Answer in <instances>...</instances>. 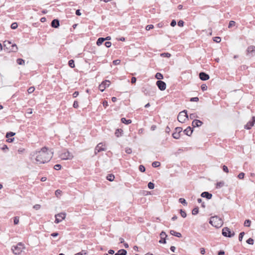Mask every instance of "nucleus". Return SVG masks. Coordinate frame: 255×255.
Returning a JSON list of instances; mask_svg holds the SVG:
<instances>
[{"label":"nucleus","mask_w":255,"mask_h":255,"mask_svg":"<svg viewBox=\"0 0 255 255\" xmlns=\"http://www.w3.org/2000/svg\"><path fill=\"white\" fill-rule=\"evenodd\" d=\"M53 153L49 150L46 147L41 148V150L35 153V160L37 164H43L50 161Z\"/></svg>","instance_id":"nucleus-1"},{"label":"nucleus","mask_w":255,"mask_h":255,"mask_svg":"<svg viewBox=\"0 0 255 255\" xmlns=\"http://www.w3.org/2000/svg\"><path fill=\"white\" fill-rule=\"evenodd\" d=\"M24 249V245L19 243L16 245L12 246L11 251L14 255H18L21 253Z\"/></svg>","instance_id":"nucleus-2"},{"label":"nucleus","mask_w":255,"mask_h":255,"mask_svg":"<svg viewBox=\"0 0 255 255\" xmlns=\"http://www.w3.org/2000/svg\"><path fill=\"white\" fill-rule=\"evenodd\" d=\"M59 156L62 160H70L73 157V154L66 149L62 151Z\"/></svg>","instance_id":"nucleus-3"},{"label":"nucleus","mask_w":255,"mask_h":255,"mask_svg":"<svg viewBox=\"0 0 255 255\" xmlns=\"http://www.w3.org/2000/svg\"><path fill=\"white\" fill-rule=\"evenodd\" d=\"M209 223L213 226L218 228L221 224L222 221L218 217L213 216L211 217Z\"/></svg>","instance_id":"nucleus-4"},{"label":"nucleus","mask_w":255,"mask_h":255,"mask_svg":"<svg viewBox=\"0 0 255 255\" xmlns=\"http://www.w3.org/2000/svg\"><path fill=\"white\" fill-rule=\"evenodd\" d=\"M188 119V116L187 114V111L184 110L182 112H180L177 117L178 121L181 123H184Z\"/></svg>","instance_id":"nucleus-5"},{"label":"nucleus","mask_w":255,"mask_h":255,"mask_svg":"<svg viewBox=\"0 0 255 255\" xmlns=\"http://www.w3.org/2000/svg\"><path fill=\"white\" fill-rule=\"evenodd\" d=\"M222 235L224 237L231 238L235 235V233H232L229 228L225 227L222 229Z\"/></svg>","instance_id":"nucleus-6"},{"label":"nucleus","mask_w":255,"mask_h":255,"mask_svg":"<svg viewBox=\"0 0 255 255\" xmlns=\"http://www.w3.org/2000/svg\"><path fill=\"white\" fill-rule=\"evenodd\" d=\"M55 223L58 224L62 222L66 217V214L63 213H60L55 215Z\"/></svg>","instance_id":"nucleus-7"},{"label":"nucleus","mask_w":255,"mask_h":255,"mask_svg":"<svg viewBox=\"0 0 255 255\" xmlns=\"http://www.w3.org/2000/svg\"><path fill=\"white\" fill-rule=\"evenodd\" d=\"M110 81L109 80H105L99 86V89L101 92H103L105 89L109 87L110 85Z\"/></svg>","instance_id":"nucleus-8"},{"label":"nucleus","mask_w":255,"mask_h":255,"mask_svg":"<svg viewBox=\"0 0 255 255\" xmlns=\"http://www.w3.org/2000/svg\"><path fill=\"white\" fill-rule=\"evenodd\" d=\"M158 89L161 91H164L166 89V83L161 80H158L156 83Z\"/></svg>","instance_id":"nucleus-9"},{"label":"nucleus","mask_w":255,"mask_h":255,"mask_svg":"<svg viewBox=\"0 0 255 255\" xmlns=\"http://www.w3.org/2000/svg\"><path fill=\"white\" fill-rule=\"evenodd\" d=\"M160 240L159 241V243L160 244H166V238L167 237V235L165 232L164 231H162L160 234Z\"/></svg>","instance_id":"nucleus-10"},{"label":"nucleus","mask_w":255,"mask_h":255,"mask_svg":"<svg viewBox=\"0 0 255 255\" xmlns=\"http://www.w3.org/2000/svg\"><path fill=\"white\" fill-rule=\"evenodd\" d=\"M248 54L251 57L255 55V46L253 45L250 46L247 49Z\"/></svg>","instance_id":"nucleus-11"},{"label":"nucleus","mask_w":255,"mask_h":255,"mask_svg":"<svg viewBox=\"0 0 255 255\" xmlns=\"http://www.w3.org/2000/svg\"><path fill=\"white\" fill-rule=\"evenodd\" d=\"M200 79L202 81H206L209 79V75L203 72H200L199 75Z\"/></svg>","instance_id":"nucleus-12"},{"label":"nucleus","mask_w":255,"mask_h":255,"mask_svg":"<svg viewBox=\"0 0 255 255\" xmlns=\"http://www.w3.org/2000/svg\"><path fill=\"white\" fill-rule=\"evenodd\" d=\"M103 145L102 143H99L96 147L95 149V152L96 154L98 152L102 151H105L106 149L103 147Z\"/></svg>","instance_id":"nucleus-13"},{"label":"nucleus","mask_w":255,"mask_h":255,"mask_svg":"<svg viewBox=\"0 0 255 255\" xmlns=\"http://www.w3.org/2000/svg\"><path fill=\"white\" fill-rule=\"evenodd\" d=\"M252 121H249L245 126V128L247 129H250L252 128V127L254 125L255 123V117H253L252 118Z\"/></svg>","instance_id":"nucleus-14"},{"label":"nucleus","mask_w":255,"mask_h":255,"mask_svg":"<svg viewBox=\"0 0 255 255\" xmlns=\"http://www.w3.org/2000/svg\"><path fill=\"white\" fill-rule=\"evenodd\" d=\"M203 122L199 120H194L192 123V126L193 128L199 127L202 126Z\"/></svg>","instance_id":"nucleus-15"},{"label":"nucleus","mask_w":255,"mask_h":255,"mask_svg":"<svg viewBox=\"0 0 255 255\" xmlns=\"http://www.w3.org/2000/svg\"><path fill=\"white\" fill-rule=\"evenodd\" d=\"M59 20L58 19H54L51 21V26L52 27L57 28L59 26Z\"/></svg>","instance_id":"nucleus-16"},{"label":"nucleus","mask_w":255,"mask_h":255,"mask_svg":"<svg viewBox=\"0 0 255 255\" xmlns=\"http://www.w3.org/2000/svg\"><path fill=\"white\" fill-rule=\"evenodd\" d=\"M201 196L203 198H206L207 199H210L212 197V194L208 192L205 191L201 193Z\"/></svg>","instance_id":"nucleus-17"},{"label":"nucleus","mask_w":255,"mask_h":255,"mask_svg":"<svg viewBox=\"0 0 255 255\" xmlns=\"http://www.w3.org/2000/svg\"><path fill=\"white\" fill-rule=\"evenodd\" d=\"M193 128H192L190 127H188L183 132L185 134L190 136L193 132Z\"/></svg>","instance_id":"nucleus-18"},{"label":"nucleus","mask_w":255,"mask_h":255,"mask_svg":"<svg viewBox=\"0 0 255 255\" xmlns=\"http://www.w3.org/2000/svg\"><path fill=\"white\" fill-rule=\"evenodd\" d=\"M127 252L125 249H121L116 253L115 255H126Z\"/></svg>","instance_id":"nucleus-19"},{"label":"nucleus","mask_w":255,"mask_h":255,"mask_svg":"<svg viewBox=\"0 0 255 255\" xmlns=\"http://www.w3.org/2000/svg\"><path fill=\"white\" fill-rule=\"evenodd\" d=\"M170 233L172 236H174L178 237V238H181L182 237V235H181V233H180L179 232H176V231H175L174 230H171L170 231Z\"/></svg>","instance_id":"nucleus-20"},{"label":"nucleus","mask_w":255,"mask_h":255,"mask_svg":"<svg viewBox=\"0 0 255 255\" xmlns=\"http://www.w3.org/2000/svg\"><path fill=\"white\" fill-rule=\"evenodd\" d=\"M105 41V39L104 37H100L98 39L96 44L98 46H100Z\"/></svg>","instance_id":"nucleus-21"},{"label":"nucleus","mask_w":255,"mask_h":255,"mask_svg":"<svg viewBox=\"0 0 255 255\" xmlns=\"http://www.w3.org/2000/svg\"><path fill=\"white\" fill-rule=\"evenodd\" d=\"M122 123L125 124L126 125H128L131 123V120H127L125 118H122L121 119Z\"/></svg>","instance_id":"nucleus-22"},{"label":"nucleus","mask_w":255,"mask_h":255,"mask_svg":"<svg viewBox=\"0 0 255 255\" xmlns=\"http://www.w3.org/2000/svg\"><path fill=\"white\" fill-rule=\"evenodd\" d=\"M106 178L109 181H113L115 179V176L113 174H109L107 176Z\"/></svg>","instance_id":"nucleus-23"},{"label":"nucleus","mask_w":255,"mask_h":255,"mask_svg":"<svg viewBox=\"0 0 255 255\" xmlns=\"http://www.w3.org/2000/svg\"><path fill=\"white\" fill-rule=\"evenodd\" d=\"M123 130L122 129H117L115 131V135L117 137H120L122 135Z\"/></svg>","instance_id":"nucleus-24"},{"label":"nucleus","mask_w":255,"mask_h":255,"mask_svg":"<svg viewBox=\"0 0 255 255\" xmlns=\"http://www.w3.org/2000/svg\"><path fill=\"white\" fill-rule=\"evenodd\" d=\"M16 62L18 65H23L25 64V61L21 58H18L16 60Z\"/></svg>","instance_id":"nucleus-25"},{"label":"nucleus","mask_w":255,"mask_h":255,"mask_svg":"<svg viewBox=\"0 0 255 255\" xmlns=\"http://www.w3.org/2000/svg\"><path fill=\"white\" fill-rule=\"evenodd\" d=\"M224 184H225V183L224 181L218 182L216 183V188H220L222 187L223 186H224Z\"/></svg>","instance_id":"nucleus-26"},{"label":"nucleus","mask_w":255,"mask_h":255,"mask_svg":"<svg viewBox=\"0 0 255 255\" xmlns=\"http://www.w3.org/2000/svg\"><path fill=\"white\" fill-rule=\"evenodd\" d=\"M155 77L159 80L163 78V75L160 73H157L155 76Z\"/></svg>","instance_id":"nucleus-27"},{"label":"nucleus","mask_w":255,"mask_h":255,"mask_svg":"<svg viewBox=\"0 0 255 255\" xmlns=\"http://www.w3.org/2000/svg\"><path fill=\"white\" fill-rule=\"evenodd\" d=\"M15 134V132H13L12 131L7 132L6 133L5 137H6V138H8L9 137L14 136Z\"/></svg>","instance_id":"nucleus-28"},{"label":"nucleus","mask_w":255,"mask_h":255,"mask_svg":"<svg viewBox=\"0 0 255 255\" xmlns=\"http://www.w3.org/2000/svg\"><path fill=\"white\" fill-rule=\"evenodd\" d=\"M68 65L71 68H74L75 67L74 61L73 59H71L68 61Z\"/></svg>","instance_id":"nucleus-29"},{"label":"nucleus","mask_w":255,"mask_h":255,"mask_svg":"<svg viewBox=\"0 0 255 255\" xmlns=\"http://www.w3.org/2000/svg\"><path fill=\"white\" fill-rule=\"evenodd\" d=\"M172 136L175 139H178L180 137V134L175 131L173 133Z\"/></svg>","instance_id":"nucleus-30"},{"label":"nucleus","mask_w":255,"mask_h":255,"mask_svg":"<svg viewBox=\"0 0 255 255\" xmlns=\"http://www.w3.org/2000/svg\"><path fill=\"white\" fill-rule=\"evenodd\" d=\"M160 163L158 161H154L152 163V166L153 167H158L160 166Z\"/></svg>","instance_id":"nucleus-31"},{"label":"nucleus","mask_w":255,"mask_h":255,"mask_svg":"<svg viewBox=\"0 0 255 255\" xmlns=\"http://www.w3.org/2000/svg\"><path fill=\"white\" fill-rule=\"evenodd\" d=\"M251 221L250 220H249V219L246 220L244 222V226L245 227H250L251 225Z\"/></svg>","instance_id":"nucleus-32"},{"label":"nucleus","mask_w":255,"mask_h":255,"mask_svg":"<svg viewBox=\"0 0 255 255\" xmlns=\"http://www.w3.org/2000/svg\"><path fill=\"white\" fill-rule=\"evenodd\" d=\"M198 212H199V209L198 207L194 208L192 211V213L194 215L197 214L198 213Z\"/></svg>","instance_id":"nucleus-33"},{"label":"nucleus","mask_w":255,"mask_h":255,"mask_svg":"<svg viewBox=\"0 0 255 255\" xmlns=\"http://www.w3.org/2000/svg\"><path fill=\"white\" fill-rule=\"evenodd\" d=\"M179 201L180 203L183 204L184 205H187V203L186 202V200L184 198H180L179 199Z\"/></svg>","instance_id":"nucleus-34"},{"label":"nucleus","mask_w":255,"mask_h":255,"mask_svg":"<svg viewBox=\"0 0 255 255\" xmlns=\"http://www.w3.org/2000/svg\"><path fill=\"white\" fill-rule=\"evenodd\" d=\"M151 92L150 93H149V95H150L151 96H153L155 94V91L156 90V87H151Z\"/></svg>","instance_id":"nucleus-35"},{"label":"nucleus","mask_w":255,"mask_h":255,"mask_svg":"<svg viewBox=\"0 0 255 255\" xmlns=\"http://www.w3.org/2000/svg\"><path fill=\"white\" fill-rule=\"evenodd\" d=\"M17 26H18V24L16 22H13L11 24L10 27L12 29H15L16 28H17Z\"/></svg>","instance_id":"nucleus-36"},{"label":"nucleus","mask_w":255,"mask_h":255,"mask_svg":"<svg viewBox=\"0 0 255 255\" xmlns=\"http://www.w3.org/2000/svg\"><path fill=\"white\" fill-rule=\"evenodd\" d=\"M247 243L249 245H253L254 243V241L252 238H249L247 240Z\"/></svg>","instance_id":"nucleus-37"},{"label":"nucleus","mask_w":255,"mask_h":255,"mask_svg":"<svg viewBox=\"0 0 255 255\" xmlns=\"http://www.w3.org/2000/svg\"><path fill=\"white\" fill-rule=\"evenodd\" d=\"M180 213L183 218H185L187 216L186 212L182 209L180 210Z\"/></svg>","instance_id":"nucleus-38"},{"label":"nucleus","mask_w":255,"mask_h":255,"mask_svg":"<svg viewBox=\"0 0 255 255\" xmlns=\"http://www.w3.org/2000/svg\"><path fill=\"white\" fill-rule=\"evenodd\" d=\"M245 235V233L244 232H241L239 236V240L241 242L243 240V237Z\"/></svg>","instance_id":"nucleus-39"},{"label":"nucleus","mask_w":255,"mask_h":255,"mask_svg":"<svg viewBox=\"0 0 255 255\" xmlns=\"http://www.w3.org/2000/svg\"><path fill=\"white\" fill-rule=\"evenodd\" d=\"M213 40H214V41H215L217 43H219L221 41V38L220 37L217 36V37H214Z\"/></svg>","instance_id":"nucleus-40"},{"label":"nucleus","mask_w":255,"mask_h":255,"mask_svg":"<svg viewBox=\"0 0 255 255\" xmlns=\"http://www.w3.org/2000/svg\"><path fill=\"white\" fill-rule=\"evenodd\" d=\"M175 131L180 134L182 131V128L181 127H177L175 128Z\"/></svg>","instance_id":"nucleus-41"},{"label":"nucleus","mask_w":255,"mask_h":255,"mask_svg":"<svg viewBox=\"0 0 255 255\" xmlns=\"http://www.w3.org/2000/svg\"><path fill=\"white\" fill-rule=\"evenodd\" d=\"M34 90H35V88L34 87H30L28 89L27 92H28V94H31L32 93H33L34 92Z\"/></svg>","instance_id":"nucleus-42"},{"label":"nucleus","mask_w":255,"mask_h":255,"mask_svg":"<svg viewBox=\"0 0 255 255\" xmlns=\"http://www.w3.org/2000/svg\"><path fill=\"white\" fill-rule=\"evenodd\" d=\"M13 223L14 225H17L19 223V218L17 216L14 217Z\"/></svg>","instance_id":"nucleus-43"},{"label":"nucleus","mask_w":255,"mask_h":255,"mask_svg":"<svg viewBox=\"0 0 255 255\" xmlns=\"http://www.w3.org/2000/svg\"><path fill=\"white\" fill-rule=\"evenodd\" d=\"M148 187L150 189H152L154 188V184L153 183L151 182H150L148 183Z\"/></svg>","instance_id":"nucleus-44"},{"label":"nucleus","mask_w":255,"mask_h":255,"mask_svg":"<svg viewBox=\"0 0 255 255\" xmlns=\"http://www.w3.org/2000/svg\"><path fill=\"white\" fill-rule=\"evenodd\" d=\"M54 168L56 170H60L61 168V165L59 164H56L54 165Z\"/></svg>","instance_id":"nucleus-45"},{"label":"nucleus","mask_w":255,"mask_h":255,"mask_svg":"<svg viewBox=\"0 0 255 255\" xmlns=\"http://www.w3.org/2000/svg\"><path fill=\"white\" fill-rule=\"evenodd\" d=\"M154 27L153 26V25L152 24H150V25H147L146 27H145V29L146 30H149L151 29H152Z\"/></svg>","instance_id":"nucleus-46"},{"label":"nucleus","mask_w":255,"mask_h":255,"mask_svg":"<svg viewBox=\"0 0 255 255\" xmlns=\"http://www.w3.org/2000/svg\"><path fill=\"white\" fill-rule=\"evenodd\" d=\"M201 88L203 91H204L207 90V86L206 84H202L201 86Z\"/></svg>","instance_id":"nucleus-47"},{"label":"nucleus","mask_w":255,"mask_h":255,"mask_svg":"<svg viewBox=\"0 0 255 255\" xmlns=\"http://www.w3.org/2000/svg\"><path fill=\"white\" fill-rule=\"evenodd\" d=\"M245 174L243 172H241L239 174L238 177L240 179H243L244 178Z\"/></svg>","instance_id":"nucleus-48"},{"label":"nucleus","mask_w":255,"mask_h":255,"mask_svg":"<svg viewBox=\"0 0 255 255\" xmlns=\"http://www.w3.org/2000/svg\"><path fill=\"white\" fill-rule=\"evenodd\" d=\"M235 24V22L234 21H233V20H231L229 22V25H228V27L229 28H231L233 26H234Z\"/></svg>","instance_id":"nucleus-49"},{"label":"nucleus","mask_w":255,"mask_h":255,"mask_svg":"<svg viewBox=\"0 0 255 255\" xmlns=\"http://www.w3.org/2000/svg\"><path fill=\"white\" fill-rule=\"evenodd\" d=\"M73 107L74 108H78L79 107V104L77 101H75L73 104Z\"/></svg>","instance_id":"nucleus-50"},{"label":"nucleus","mask_w":255,"mask_h":255,"mask_svg":"<svg viewBox=\"0 0 255 255\" xmlns=\"http://www.w3.org/2000/svg\"><path fill=\"white\" fill-rule=\"evenodd\" d=\"M161 56L168 58L170 57L171 54L169 53H163L161 54Z\"/></svg>","instance_id":"nucleus-51"},{"label":"nucleus","mask_w":255,"mask_h":255,"mask_svg":"<svg viewBox=\"0 0 255 255\" xmlns=\"http://www.w3.org/2000/svg\"><path fill=\"white\" fill-rule=\"evenodd\" d=\"M184 22L182 20H179L178 22V25L180 27H182L184 25Z\"/></svg>","instance_id":"nucleus-52"},{"label":"nucleus","mask_w":255,"mask_h":255,"mask_svg":"<svg viewBox=\"0 0 255 255\" xmlns=\"http://www.w3.org/2000/svg\"><path fill=\"white\" fill-rule=\"evenodd\" d=\"M199 101V98L198 97H193L191 98L190 100L191 102H198Z\"/></svg>","instance_id":"nucleus-53"},{"label":"nucleus","mask_w":255,"mask_h":255,"mask_svg":"<svg viewBox=\"0 0 255 255\" xmlns=\"http://www.w3.org/2000/svg\"><path fill=\"white\" fill-rule=\"evenodd\" d=\"M197 116L196 114H191L190 115H189V118L190 119H193L195 118H197Z\"/></svg>","instance_id":"nucleus-54"},{"label":"nucleus","mask_w":255,"mask_h":255,"mask_svg":"<svg viewBox=\"0 0 255 255\" xmlns=\"http://www.w3.org/2000/svg\"><path fill=\"white\" fill-rule=\"evenodd\" d=\"M112 43L110 41H107L105 43V45L107 47L109 48L111 46Z\"/></svg>","instance_id":"nucleus-55"},{"label":"nucleus","mask_w":255,"mask_h":255,"mask_svg":"<svg viewBox=\"0 0 255 255\" xmlns=\"http://www.w3.org/2000/svg\"><path fill=\"white\" fill-rule=\"evenodd\" d=\"M120 62H121V61H120V60H119V59H117V60L113 61V64L115 65H118L120 64Z\"/></svg>","instance_id":"nucleus-56"},{"label":"nucleus","mask_w":255,"mask_h":255,"mask_svg":"<svg viewBox=\"0 0 255 255\" xmlns=\"http://www.w3.org/2000/svg\"><path fill=\"white\" fill-rule=\"evenodd\" d=\"M223 170L225 172H229V170H228V168L227 166L226 165H223Z\"/></svg>","instance_id":"nucleus-57"},{"label":"nucleus","mask_w":255,"mask_h":255,"mask_svg":"<svg viewBox=\"0 0 255 255\" xmlns=\"http://www.w3.org/2000/svg\"><path fill=\"white\" fill-rule=\"evenodd\" d=\"M41 207V206L39 204H36L33 206V208L36 210H39Z\"/></svg>","instance_id":"nucleus-58"},{"label":"nucleus","mask_w":255,"mask_h":255,"mask_svg":"<svg viewBox=\"0 0 255 255\" xmlns=\"http://www.w3.org/2000/svg\"><path fill=\"white\" fill-rule=\"evenodd\" d=\"M125 151L128 154H130L132 152V150L130 148H126Z\"/></svg>","instance_id":"nucleus-59"},{"label":"nucleus","mask_w":255,"mask_h":255,"mask_svg":"<svg viewBox=\"0 0 255 255\" xmlns=\"http://www.w3.org/2000/svg\"><path fill=\"white\" fill-rule=\"evenodd\" d=\"M176 21L175 20L173 19L171 21V23H170V25L172 27H174L176 25Z\"/></svg>","instance_id":"nucleus-60"},{"label":"nucleus","mask_w":255,"mask_h":255,"mask_svg":"<svg viewBox=\"0 0 255 255\" xmlns=\"http://www.w3.org/2000/svg\"><path fill=\"white\" fill-rule=\"evenodd\" d=\"M7 139H6V141L7 142H9V143H11V142H12L13 141H14V138L13 137V138H7Z\"/></svg>","instance_id":"nucleus-61"},{"label":"nucleus","mask_w":255,"mask_h":255,"mask_svg":"<svg viewBox=\"0 0 255 255\" xmlns=\"http://www.w3.org/2000/svg\"><path fill=\"white\" fill-rule=\"evenodd\" d=\"M103 106L106 108L108 106V103L107 101L105 100L103 102Z\"/></svg>","instance_id":"nucleus-62"},{"label":"nucleus","mask_w":255,"mask_h":255,"mask_svg":"<svg viewBox=\"0 0 255 255\" xmlns=\"http://www.w3.org/2000/svg\"><path fill=\"white\" fill-rule=\"evenodd\" d=\"M86 254H87V253L86 252H84V251H82V252L78 253L75 254L74 255H86Z\"/></svg>","instance_id":"nucleus-63"},{"label":"nucleus","mask_w":255,"mask_h":255,"mask_svg":"<svg viewBox=\"0 0 255 255\" xmlns=\"http://www.w3.org/2000/svg\"><path fill=\"white\" fill-rule=\"evenodd\" d=\"M1 150L4 151L6 149H8V147L6 144H3L1 147Z\"/></svg>","instance_id":"nucleus-64"}]
</instances>
